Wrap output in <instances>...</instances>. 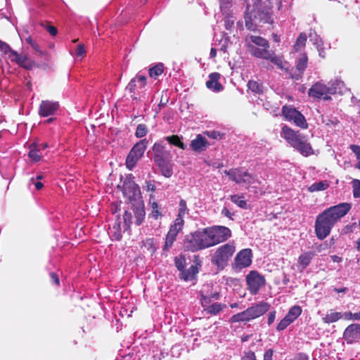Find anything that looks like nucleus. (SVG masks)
<instances>
[{"label":"nucleus","instance_id":"obj_1","mask_svg":"<svg viewBox=\"0 0 360 360\" xmlns=\"http://www.w3.org/2000/svg\"><path fill=\"white\" fill-rule=\"evenodd\" d=\"M245 46L248 53L257 58L269 60L281 70H287L288 63L281 56L269 50L270 44L267 39L260 36L248 34L245 38Z\"/></svg>","mask_w":360,"mask_h":360},{"label":"nucleus","instance_id":"obj_2","mask_svg":"<svg viewBox=\"0 0 360 360\" xmlns=\"http://www.w3.org/2000/svg\"><path fill=\"white\" fill-rule=\"evenodd\" d=\"M351 209L347 202L340 203L332 206L319 214L315 222V231L320 240L326 238L330 233L333 226Z\"/></svg>","mask_w":360,"mask_h":360},{"label":"nucleus","instance_id":"obj_3","mask_svg":"<svg viewBox=\"0 0 360 360\" xmlns=\"http://www.w3.org/2000/svg\"><path fill=\"white\" fill-rule=\"evenodd\" d=\"M272 3L270 0H252L245 13V27L248 30L255 31L259 23H273Z\"/></svg>","mask_w":360,"mask_h":360},{"label":"nucleus","instance_id":"obj_4","mask_svg":"<svg viewBox=\"0 0 360 360\" xmlns=\"http://www.w3.org/2000/svg\"><path fill=\"white\" fill-rule=\"evenodd\" d=\"M154 162L160 170L162 175L169 178L173 174L174 163L170 150H166L162 141L155 143L153 146Z\"/></svg>","mask_w":360,"mask_h":360},{"label":"nucleus","instance_id":"obj_5","mask_svg":"<svg viewBox=\"0 0 360 360\" xmlns=\"http://www.w3.org/2000/svg\"><path fill=\"white\" fill-rule=\"evenodd\" d=\"M281 136L304 156H309L313 153L312 148L307 138L299 131H295L285 125L282 127Z\"/></svg>","mask_w":360,"mask_h":360},{"label":"nucleus","instance_id":"obj_6","mask_svg":"<svg viewBox=\"0 0 360 360\" xmlns=\"http://www.w3.org/2000/svg\"><path fill=\"white\" fill-rule=\"evenodd\" d=\"M342 86V82L339 80L331 81L328 85L318 82L309 89L308 94L316 99L330 100V95L336 94L338 89H340Z\"/></svg>","mask_w":360,"mask_h":360},{"label":"nucleus","instance_id":"obj_7","mask_svg":"<svg viewBox=\"0 0 360 360\" xmlns=\"http://www.w3.org/2000/svg\"><path fill=\"white\" fill-rule=\"evenodd\" d=\"M270 308V304L266 302H259L248 307L246 310L231 316L233 323L249 321L265 314Z\"/></svg>","mask_w":360,"mask_h":360},{"label":"nucleus","instance_id":"obj_8","mask_svg":"<svg viewBox=\"0 0 360 360\" xmlns=\"http://www.w3.org/2000/svg\"><path fill=\"white\" fill-rule=\"evenodd\" d=\"M145 215V207L143 202L141 201L132 202V212L129 210H126L123 215L124 231H125L129 229L130 226L132 224L133 217L135 219V224L137 226H139L143 223Z\"/></svg>","mask_w":360,"mask_h":360},{"label":"nucleus","instance_id":"obj_9","mask_svg":"<svg viewBox=\"0 0 360 360\" xmlns=\"http://www.w3.org/2000/svg\"><path fill=\"white\" fill-rule=\"evenodd\" d=\"M122 192L124 197L131 202H137L141 195L139 186L134 182V177L129 174L126 177L122 185Z\"/></svg>","mask_w":360,"mask_h":360},{"label":"nucleus","instance_id":"obj_10","mask_svg":"<svg viewBox=\"0 0 360 360\" xmlns=\"http://www.w3.org/2000/svg\"><path fill=\"white\" fill-rule=\"evenodd\" d=\"M235 248L231 244H225L219 247L212 258V262L218 266L223 267L233 255Z\"/></svg>","mask_w":360,"mask_h":360},{"label":"nucleus","instance_id":"obj_11","mask_svg":"<svg viewBox=\"0 0 360 360\" xmlns=\"http://www.w3.org/2000/svg\"><path fill=\"white\" fill-rule=\"evenodd\" d=\"M207 228L213 246L226 240L231 237V231L226 226H213Z\"/></svg>","mask_w":360,"mask_h":360},{"label":"nucleus","instance_id":"obj_12","mask_svg":"<svg viewBox=\"0 0 360 360\" xmlns=\"http://www.w3.org/2000/svg\"><path fill=\"white\" fill-rule=\"evenodd\" d=\"M246 282L252 295H256L261 287L265 285V278L256 271H251L246 276Z\"/></svg>","mask_w":360,"mask_h":360},{"label":"nucleus","instance_id":"obj_13","mask_svg":"<svg viewBox=\"0 0 360 360\" xmlns=\"http://www.w3.org/2000/svg\"><path fill=\"white\" fill-rule=\"evenodd\" d=\"M185 250L191 252H196L204 250L198 230L186 236L184 241Z\"/></svg>","mask_w":360,"mask_h":360},{"label":"nucleus","instance_id":"obj_14","mask_svg":"<svg viewBox=\"0 0 360 360\" xmlns=\"http://www.w3.org/2000/svg\"><path fill=\"white\" fill-rule=\"evenodd\" d=\"M59 110V103L53 101H42L39 108V115L41 117L55 115Z\"/></svg>","mask_w":360,"mask_h":360},{"label":"nucleus","instance_id":"obj_15","mask_svg":"<svg viewBox=\"0 0 360 360\" xmlns=\"http://www.w3.org/2000/svg\"><path fill=\"white\" fill-rule=\"evenodd\" d=\"M252 263V251L250 249H244L240 251L235 258L236 268L240 270L249 266Z\"/></svg>","mask_w":360,"mask_h":360},{"label":"nucleus","instance_id":"obj_16","mask_svg":"<svg viewBox=\"0 0 360 360\" xmlns=\"http://www.w3.org/2000/svg\"><path fill=\"white\" fill-rule=\"evenodd\" d=\"M146 84V77L142 75L138 74L134 78L131 79L128 85L126 87V90L133 94L131 98L133 100H136L137 98L135 96V91L136 89H142Z\"/></svg>","mask_w":360,"mask_h":360},{"label":"nucleus","instance_id":"obj_17","mask_svg":"<svg viewBox=\"0 0 360 360\" xmlns=\"http://www.w3.org/2000/svg\"><path fill=\"white\" fill-rule=\"evenodd\" d=\"M360 338V324L352 323L345 330L343 338L347 343H352Z\"/></svg>","mask_w":360,"mask_h":360},{"label":"nucleus","instance_id":"obj_18","mask_svg":"<svg viewBox=\"0 0 360 360\" xmlns=\"http://www.w3.org/2000/svg\"><path fill=\"white\" fill-rule=\"evenodd\" d=\"M220 75L212 72L209 75V79L206 82V86L214 92H219L223 89L222 85L219 82Z\"/></svg>","mask_w":360,"mask_h":360},{"label":"nucleus","instance_id":"obj_19","mask_svg":"<svg viewBox=\"0 0 360 360\" xmlns=\"http://www.w3.org/2000/svg\"><path fill=\"white\" fill-rule=\"evenodd\" d=\"M219 297V293L217 292L205 294L204 290L200 291V302L204 309L210 304H212V301L218 300Z\"/></svg>","mask_w":360,"mask_h":360},{"label":"nucleus","instance_id":"obj_20","mask_svg":"<svg viewBox=\"0 0 360 360\" xmlns=\"http://www.w3.org/2000/svg\"><path fill=\"white\" fill-rule=\"evenodd\" d=\"M0 51L3 52L4 54L8 55V58L14 63H16L18 59H19L20 55L17 51L13 50L10 46L0 40Z\"/></svg>","mask_w":360,"mask_h":360},{"label":"nucleus","instance_id":"obj_21","mask_svg":"<svg viewBox=\"0 0 360 360\" xmlns=\"http://www.w3.org/2000/svg\"><path fill=\"white\" fill-rule=\"evenodd\" d=\"M198 273V269L196 265H191L187 269H183L180 272V278L185 281H189L195 278L196 274Z\"/></svg>","mask_w":360,"mask_h":360},{"label":"nucleus","instance_id":"obj_22","mask_svg":"<svg viewBox=\"0 0 360 360\" xmlns=\"http://www.w3.org/2000/svg\"><path fill=\"white\" fill-rule=\"evenodd\" d=\"M147 143L148 141L146 139H142L134 145L129 152L141 159L147 148Z\"/></svg>","mask_w":360,"mask_h":360},{"label":"nucleus","instance_id":"obj_23","mask_svg":"<svg viewBox=\"0 0 360 360\" xmlns=\"http://www.w3.org/2000/svg\"><path fill=\"white\" fill-rule=\"evenodd\" d=\"M198 232L200 238V241L203 246V249H206L213 246L210 236V233H208L207 227L205 229H198Z\"/></svg>","mask_w":360,"mask_h":360},{"label":"nucleus","instance_id":"obj_24","mask_svg":"<svg viewBox=\"0 0 360 360\" xmlns=\"http://www.w3.org/2000/svg\"><path fill=\"white\" fill-rule=\"evenodd\" d=\"M207 146V141L202 135L198 134L195 139L191 141V146L195 151L204 150Z\"/></svg>","mask_w":360,"mask_h":360},{"label":"nucleus","instance_id":"obj_25","mask_svg":"<svg viewBox=\"0 0 360 360\" xmlns=\"http://www.w3.org/2000/svg\"><path fill=\"white\" fill-rule=\"evenodd\" d=\"M28 157L33 162H39L42 158L41 148H38L36 143H33L30 146Z\"/></svg>","mask_w":360,"mask_h":360},{"label":"nucleus","instance_id":"obj_26","mask_svg":"<svg viewBox=\"0 0 360 360\" xmlns=\"http://www.w3.org/2000/svg\"><path fill=\"white\" fill-rule=\"evenodd\" d=\"M179 232L169 228V230L165 238V243L163 247V251H167L173 245L174 242L176 239V236Z\"/></svg>","mask_w":360,"mask_h":360},{"label":"nucleus","instance_id":"obj_27","mask_svg":"<svg viewBox=\"0 0 360 360\" xmlns=\"http://www.w3.org/2000/svg\"><path fill=\"white\" fill-rule=\"evenodd\" d=\"M314 257V253L311 251L304 252L299 257L298 263L301 266L302 270L306 269Z\"/></svg>","mask_w":360,"mask_h":360},{"label":"nucleus","instance_id":"obj_28","mask_svg":"<svg viewBox=\"0 0 360 360\" xmlns=\"http://www.w3.org/2000/svg\"><path fill=\"white\" fill-rule=\"evenodd\" d=\"M226 307V304L214 302L212 304H210L207 307H206L204 310L207 312V314L210 315H217L220 311H221L224 309Z\"/></svg>","mask_w":360,"mask_h":360},{"label":"nucleus","instance_id":"obj_29","mask_svg":"<svg viewBox=\"0 0 360 360\" xmlns=\"http://www.w3.org/2000/svg\"><path fill=\"white\" fill-rule=\"evenodd\" d=\"M244 172L240 169H232L229 170L230 179L235 181L236 184H243V179L244 177Z\"/></svg>","mask_w":360,"mask_h":360},{"label":"nucleus","instance_id":"obj_30","mask_svg":"<svg viewBox=\"0 0 360 360\" xmlns=\"http://www.w3.org/2000/svg\"><path fill=\"white\" fill-rule=\"evenodd\" d=\"M15 63L26 70H32L34 66V63L27 55H20Z\"/></svg>","mask_w":360,"mask_h":360},{"label":"nucleus","instance_id":"obj_31","mask_svg":"<svg viewBox=\"0 0 360 360\" xmlns=\"http://www.w3.org/2000/svg\"><path fill=\"white\" fill-rule=\"evenodd\" d=\"M340 319H342V313L330 310V313L326 314L322 318V320L326 323H331L336 322Z\"/></svg>","mask_w":360,"mask_h":360},{"label":"nucleus","instance_id":"obj_32","mask_svg":"<svg viewBox=\"0 0 360 360\" xmlns=\"http://www.w3.org/2000/svg\"><path fill=\"white\" fill-rule=\"evenodd\" d=\"M43 179L44 176L42 174H38L36 177L30 178L28 183L29 188H31L32 186H34L36 190H41L44 186L43 183L41 181Z\"/></svg>","mask_w":360,"mask_h":360},{"label":"nucleus","instance_id":"obj_33","mask_svg":"<svg viewBox=\"0 0 360 360\" xmlns=\"http://www.w3.org/2000/svg\"><path fill=\"white\" fill-rule=\"evenodd\" d=\"M302 313V309L300 306L295 305L290 309L285 316L291 323H292Z\"/></svg>","mask_w":360,"mask_h":360},{"label":"nucleus","instance_id":"obj_34","mask_svg":"<svg viewBox=\"0 0 360 360\" xmlns=\"http://www.w3.org/2000/svg\"><path fill=\"white\" fill-rule=\"evenodd\" d=\"M164 71V65L158 63L148 70L149 75L151 78L156 79L162 74Z\"/></svg>","mask_w":360,"mask_h":360},{"label":"nucleus","instance_id":"obj_35","mask_svg":"<svg viewBox=\"0 0 360 360\" xmlns=\"http://www.w3.org/2000/svg\"><path fill=\"white\" fill-rule=\"evenodd\" d=\"M169 143L175 146L176 147H179L181 149H185L186 146L185 144L181 141V139L177 135H172L166 136L164 138Z\"/></svg>","mask_w":360,"mask_h":360},{"label":"nucleus","instance_id":"obj_36","mask_svg":"<svg viewBox=\"0 0 360 360\" xmlns=\"http://www.w3.org/2000/svg\"><path fill=\"white\" fill-rule=\"evenodd\" d=\"M308 58L306 54H302L296 61V70L304 72L307 66Z\"/></svg>","mask_w":360,"mask_h":360},{"label":"nucleus","instance_id":"obj_37","mask_svg":"<svg viewBox=\"0 0 360 360\" xmlns=\"http://www.w3.org/2000/svg\"><path fill=\"white\" fill-rule=\"evenodd\" d=\"M110 233L112 234V237L116 240H121L122 235V229H121V224L120 221L115 222L114 225L110 228Z\"/></svg>","mask_w":360,"mask_h":360},{"label":"nucleus","instance_id":"obj_38","mask_svg":"<svg viewBox=\"0 0 360 360\" xmlns=\"http://www.w3.org/2000/svg\"><path fill=\"white\" fill-rule=\"evenodd\" d=\"M307 41V35L305 33H301L297 37L295 44L293 46V49L295 51H300L305 46V44Z\"/></svg>","mask_w":360,"mask_h":360},{"label":"nucleus","instance_id":"obj_39","mask_svg":"<svg viewBox=\"0 0 360 360\" xmlns=\"http://www.w3.org/2000/svg\"><path fill=\"white\" fill-rule=\"evenodd\" d=\"M297 112L298 111L295 108L288 106H283L282 109L283 116L286 118V120L290 121L292 120Z\"/></svg>","mask_w":360,"mask_h":360},{"label":"nucleus","instance_id":"obj_40","mask_svg":"<svg viewBox=\"0 0 360 360\" xmlns=\"http://www.w3.org/2000/svg\"><path fill=\"white\" fill-rule=\"evenodd\" d=\"M328 187V184L326 181H319L311 184L309 190L311 192L324 191Z\"/></svg>","mask_w":360,"mask_h":360},{"label":"nucleus","instance_id":"obj_41","mask_svg":"<svg viewBox=\"0 0 360 360\" xmlns=\"http://www.w3.org/2000/svg\"><path fill=\"white\" fill-rule=\"evenodd\" d=\"M231 200L240 208H243V209L248 208L247 202H246V200H244V198L243 196H240L238 195H233L231 196Z\"/></svg>","mask_w":360,"mask_h":360},{"label":"nucleus","instance_id":"obj_42","mask_svg":"<svg viewBox=\"0 0 360 360\" xmlns=\"http://www.w3.org/2000/svg\"><path fill=\"white\" fill-rule=\"evenodd\" d=\"M293 122L301 128H307V124L304 117L298 111L292 119Z\"/></svg>","mask_w":360,"mask_h":360},{"label":"nucleus","instance_id":"obj_43","mask_svg":"<svg viewBox=\"0 0 360 360\" xmlns=\"http://www.w3.org/2000/svg\"><path fill=\"white\" fill-rule=\"evenodd\" d=\"M140 159L131 154L130 152L129 153L127 159H126V166L129 169L131 170L136 165V162Z\"/></svg>","mask_w":360,"mask_h":360},{"label":"nucleus","instance_id":"obj_44","mask_svg":"<svg viewBox=\"0 0 360 360\" xmlns=\"http://www.w3.org/2000/svg\"><path fill=\"white\" fill-rule=\"evenodd\" d=\"M248 87L254 93L261 94L262 92V86L256 81H249L248 83Z\"/></svg>","mask_w":360,"mask_h":360},{"label":"nucleus","instance_id":"obj_45","mask_svg":"<svg viewBox=\"0 0 360 360\" xmlns=\"http://www.w3.org/2000/svg\"><path fill=\"white\" fill-rule=\"evenodd\" d=\"M184 220L182 218L176 217L174 224L171 225V228L180 232L184 226Z\"/></svg>","mask_w":360,"mask_h":360},{"label":"nucleus","instance_id":"obj_46","mask_svg":"<svg viewBox=\"0 0 360 360\" xmlns=\"http://www.w3.org/2000/svg\"><path fill=\"white\" fill-rule=\"evenodd\" d=\"M187 211L186 202L184 200H181L179 202V208L178 211V215L176 217L184 219Z\"/></svg>","mask_w":360,"mask_h":360},{"label":"nucleus","instance_id":"obj_47","mask_svg":"<svg viewBox=\"0 0 360 360\" xmlns=\"http://www.w3.org/2000/svg\"><path fill=\"white\" fill-rule=\"evenodd\" d=\"M353 195L354 198H360V180L353 179L352 182Z\"/></svg>","mask_w":360,"mask_h":360},{"label":"nucleus","instance_id":"obj_48","mask_svg":"<svg viewBox=\"0 0 360 360\" xmlns=\"http://www.w3.org/2000/svg\"><path fill=\"white\" fill-rule=\"evenodd\" d=\"M148 132L147 127L145 124H140L137 126L136 130V136L138 138H142L146 135Z\"/></svg>","mask_w":360,"mask_h":360},{"label":"nucleus","instance_id":"obj_49","mask_svg":"<svg viewBox=\"0 0 360 360\" xmlns=\"http://www.w3.org/2000/svg\"><path fill=\"white\" fill-rule=\"evenodd\" d=\"M350 149L355 154L356 159L358 160L356 167L360 169V146L356 145H351Z\"/></svg>","mask_w":360,"mask_h":360},{"label":"nucleus","instance_id":"obj_50","mask_svg":"<svg viewBox=\"0 0 360 360\" xmlns=\"http://www.w3.org/2000/svg\"><path fill=\"white\" fill-rule=\"evenodd\" d=\"M233 0H219L221 11L226 13L229 12V8L231 7Z\"/></svg>","mask_w":360,"mask_h":360},{"label":"nucleus","instance_id":"obj_51","mask_svg":"<svg viewBox=\"0 0 360 360\" xmlns=\"http://www.w3.org/2000/svg\"><path fill=\"white\" fill-rule=\"evenodd\" d=\"M255 182V178L248 172H244V177L243 179V184L245 185H250Z\"/></svg>","mask_w":360,"mask_h":360},{"label":"nucleus","instance_id":"obj_52","mask_svg":"<svg viewBox=\"0 0 360 360\" xmlns=\"http://www.w3.org/2000/svg\"><path fill=\"white\" fill-rule=\"evenodd\" d=\"M291 323V321L285 316L278 324L277 326V330H285L290 324Z\"/></svg>","mask_w":360,"mask_h":360},{"label":"nucleus","instance_id":"obj_53","mask_svg":"<svg viewBox=\"0 0 360 360\" xmlns=\"http://www.w3.org/2000/svg\"><path fill=\"white\" fill-rule=\"evenodd\" d=\"M186 259L184 257H175V266L180 271L184 269Z\"/></svg>","mask_w":360,"mask_h":360},{"label":"nucleus","instance_id":"obj_54","mask_svg":"<svg viewBox=\"0 0 360 360\" xmlns=\"http://www.w3.org/2000/svg\"><path fill=\"white\" fill-rule=\"evenodd\" d=\"M86 53V50L84 48V45L83 44H79L75 51V56L76 57H81L82 58Z\"/></svg>","mask_w":360,"mask_h":360},{"label":"nucleus","instance_id":"obj_55","mask_svg":"<svg viewBox=\"0 0 360 360\" xmlns=\"http://www.w3.org/2000/svg\"><path fill=\"white\" fill-rule=\"evenodd\" d=\"M152 212L151 215L153 217H154L155 219H158V217L162 216L161 212L158 210V205L157 202H153L152 205Z\"/></svg>","mask_w":360,"mask_h":360},{"label":"nucleus","instance_id":"obj_56","mask_svg":"<svg viewBox=\"0 0 360 360\" xmlns=\"http://www.w3.org/2000/svg\"><path fill=\"white\" fill-rule=\"evenodd\" d=\"M225 14H226L227 16L224 20V25L226 30H230L233 25L234 20L232 18V16H229V12L226 13Z\"/></svg>","mask_w":360,"mask_h":360},{"label":"nucleus","instance_id":"obj_57","mask_svg":"<svg viewBox=\"0 0 360 360\" xmlns=\"http://www.w3.org/2000/svg\"><path fill=\"white\" fill-rule=\"evenodd\" d=\"M243 360H257L256 359V356L255 352L252 351H248L245 352L244 356L243 357Z\"/></svg>","mask_w":360,"mask_h":360},{"label":"nucleus","instance_id":"obj_58","mask_svg":"<svg viewBox=\"0 0 360 360\" xmlns=\"http://www.w3.org/2000/svg\"><path fill=\"white\" fill-rule=\"evenodd\" d=\"M207 135L213 139H220L223 136V134L216 131H207Z\"/></svg>","mask_w":360,"mask_h":360},{"label":"nucleus","instance_id":"obj_59","mask_svg":"<svg viewBox=\"0 0 360 360\" xmlns=\"http://www.w3.org/2000/svg\"><path fill=\"white\" fill-rule=\"evenodd\" d=\"M274 351L271 349H268L264 352L263 360H272Z\"/></svg>","mask_w":360,"mask_h":360},{"label":"nucleus","instance_id":"obj_60","mask_svg":"<svg viewBox=\"0 0 360 360\" xmlns=\"http://www.w3.org/2000/svg\"><path fill=\"white\" fill-rule=\"evenodd\" d=\"M50 276H51V281L55 283L56 285H59V283H60V280H59V278L58 276V275L53 272H51L50 274Z\"/></svg>","mask_w":360,"mask_h":360},{"label":"nucleus","instance_id":"obj_61","mask_svg":"<svg viewBox=\"0 0 360 360\" xmlns=\"http://www.w3.org/2000/svg\"><path fill=\"white\" fill-rule=\"evenodd\" d=\"M46 30L49 32V34L52 36L56 35L58 30L56 27L52 26V25H48L46 27Z\"/></svg>","mask_w":360,"mask_h":360},{"label":"nucleus","instance_id":"obj_62","mask_svg":"<svg viewBox=\"0 0 360 360\" xmlns=\"http://www.w3.org/2000/svg\"><path fill=\"white\" fill-rule=\"evenodd\" d=\"M303 73L304 72H300L295 70L294 73L291 74L290 77L295 80H300L302 78Z\"/></svg>","mask_w":360,"mask_h":360},{"label":"nucleus","instance_id":"obj_63","mask_svg":"<svg viewBox=\"0 0 360 360\" xmlns=\"http://www.w3.org/2000/svg\"><path fill=\"white\" fill-rule=\"evenodd\" d=\"M342 318L346 320H354V313L347 311L344 314H342Z\"/></svg>","mask_w":360,"mask_h":360},{"label":"nucleus","instance_id":"obj_64","mask_svg":"<svg viewBox=\"0 0 360 360\" xmlns=\"http://www.w3.org/2000/svg\"><path fill=\"white\" fill-rule=\"evenodd\" d=\"M291 360H308V357L306 354L300 353L294 356V358Z\"/></svg>","mask_w":360,"mask_h":360}]
</instances>
